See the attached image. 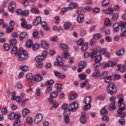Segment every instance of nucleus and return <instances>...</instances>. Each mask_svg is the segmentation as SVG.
Listing matches in <instances>:
<instances>
[{
  "instance_id": "nucleus-1",
  "label": "nucleus",
  "mask_w": 126,
  "mask_h": 126,
  "mask_svg": "<svg viewBox=\"0 0 126 126\" xmlns=\"http://www.w3.org/2000/svg\"><path fill=\"white\" fill-rule=\"evenodd\" d=\"M18 56L19 61H20V62H22L24 61V60L27 59V57H28V53L27 50H23V48H20L18 52Z\"/></svg>"
},
{
  "instance_id": "nucleus-2",
  "label": "nucleus",
  "mask_w": 126,
  "mask_h": 126,
  "mask_svg": "<svg viewBox=\"0 0 126 126\" xmlns=\"http://www.w3.org/2000/svg\"><path fill=\"white\" fill-rule=\"evenodd\" d=\"M91 102H92V97L91 96H87L84 100V103L86 105L84 106V111H88L91 108Z\"/></svg>"
},
{
  "instance_id": "nucleus-3",
  "label": "nucleus",
  "mask_w": 126,
  "mask_h": 126,
  "mask_svg": "<svg viewBox=\"0 0 126 126\" xmlns=\"http://www.w3.org/2000/svg\"><path fill=\"white\" fill-rule=\"evenodd\" d=\"M107 92L109 94L111 95H113V94H115L117 92V88L115 86V85L113 83H111L109 84L107 86Z\"/></svg>"
},
{
  "instance_id": "nucleus-4",
  "label": "nucleus",
  "mask_w": 126,
  "mask_h": 126,
  "mask_svg": "<svg viewBox=\"0 0 126 126\" xmlns=\"http://www.w3.org/2000/svg\"><path fill=\"white\" fill-rule=\"evenodd\" d=\"M78 103L76 101H74L69 105L68 108L71 112H75L78 109Z\"/></svg>"
},
{
  "instance_id": "nucleus-5",
  "label": "nucleus",
  "mask_w": 126,
  "mask_h": 126,
  "mask_svg": "<svg viewBox=\"0 0 126 126\" xmlns=\"http://www.w3.org/2000/svg\"><path fill=\"white\" fill-rule=\"evenodd\" d=\"M42 120H43V115L42 114H37L34 120V124H35V125H38V124H39V123H40Z\"/></svg>"
},
{
  "instance_id": "nucleus-6",
  "label": "nucleus",
  "mask_w": 126,
  "mask_h": 126,
  "mask_svg": "<svg viewBox=\"0 0 126 126\" xmlns=\"http://www.w3.org/2000/svg\"><path fill=\"white\" fill-rule=\"evenodd\" d=\"M115 65H117V63L116 62H107L105 65V67H114Z\"/></svg>"
},
{
  "instance_id": "nucleus-7",
  "label": "nucleus",
  "mask_w": 126,
  "mask_h": 126,
  "mask_svg": "<svg viewBox=\"0 0 126 126\" xmlns=\"http://www.w3.org/2000/svg\"><path fill=\"white\" fill-rule=\"evenodd\" d=\"M120 108L118 109L117 112L118 114H121L124 110H126L125 107H126V104L124 103H121L120 105Z\"/></svg>"
},
{
  "instance_id": "nucleus-8",
  "label": "nucleus",
  "mask_w": 126,
  "mask_h": 126,
  "mask_svg": "<svg viewBox=\"0 0 126 126\" xmlns=\"http://www.w3.org/2000/svg\"><path fill=\"white\" fill-rule=\"evenodd\" d=\"M79 7V5H78V4H77L73 2L69 4L68 8H69V9H74V8H78Z\"/></svg>"
},
{
  "instance_id": "nucleus-9",
  "label": "nucleus",
  "mask_w": 126,
  "mask_h": 126,
  "mask_svg": "<svg viewBox=\"0 0 126 126\" xmlns=\"http://www.w3.org/2000/svg\"><path fill=\"white\" fill-rule=\"evenodd\" d=\"M84 20V15L81 13L79 14L78 15L77 22L79 23H82Z\"/></svg>"
},
{
  "instance_id": "nucleus-10",
  "label": "nucleus",
  "mask_w": 126,
  "mask_h": 126,
  "mask_svg": "<svg viewBox=\"0 0 126 126\" xmlns=\"http://www.w3.org/2000/svg\"><path fill=\"white\" fill-rule=\"evenodd\" d=\"M116 101L112 102L109 105L108 110L109 111H114L116 109Z\"/></svg>"
},
{
  "instance_id": "nucleus-11",
  "label": "nucleus",
  "mask_w": 126,
  "mask_h": 126,
  "mask_svg": "<svg viewBox=\"0 0 126 126\" xmlns=\"http://www.w3.org/2000/svg\"><path fill=\"white\" fill-rule=\"evenodd\" d=\"M126 51L125 48H122L120 50H118L116 52V55L118 57H122Z\"/></svg>"
},
{
  "instance_id": "nucleus-12",
  "label": "nucleus",
  "mask_w": 126,
  "mask_h": 126,
  "mask_svg": "<svg viewBox=\"0 0 126 126\" xmlns=\"http://www.w3.org/2000/svg\"><path fill=\"white\" fill-rule=\"evenodd\" d=\"M87 65V63L85 61H81L78 64V66L80 68H85Z\"/></svg>"
},
{
  "instance_id": "nucleus-13",
  "label": "nucleus",
  "mask_w": 126,
  "mask_h": 126,
  "mask_svg": "<svg viewBox=\"0 0 126 126\" xmlns=\"http://www.w3.org/2000/svg\"><path fill=\"white\" fill-rule=\"evenodd\" d=\"M120 24L119 23H115L113 25V28L114 32H118L120 31Z\"/></svg>"
},
{
  "instance_id": "nucleus-14",
  "label": "nucleus",
  "mask_w": 126,
  "mask_h": 126,
  "mask_svg": "<svg viewBox=\"0 0 126 126\" xmlns=\"http://www.w3.org/2000/svg\"><path fill=\"white\" fill-rule=\"evenodd\" d=\"M60 48H61L62 49L63 51H64V52H66L67 51H68V47H67V45L63 44L61 43L59 45Z\"/></svg>"
},
{
  "instance_id": "nucleus-15",
  "label": "nucleus",
  "mask_w": 126,
  "mask_h": 126,
  "mask_svg": "<svg viewBox=\"0 0 126 126\" xmlns=\"http://www.w3.org/2000/svg\"><path fill=\"white\" fill-rule=\"evenodd\" d=\"M40 45L43 49H49V43L44 40L41 42Z\"/></svg>"
},
{
  "instance_id": "nucleus-16",
  "label": "nucleus",
  "mask_w": 126,
  "mask_h": 126,
  "mask_svg": "<svg viewBox=\"0 0 126 126\" xmlns=\"http://www.w3.org/2000/svg\"><path fill=\"white\" fill-rule=\"evenodd\" d=\"M27 35V33H26V32H21L19 35V39H20V42H22V41H23V39H24V38H25Z\"/></svg>"
},
{
  "instance_id": "nucleus-17",
  "label": "nucleus",
  "mask_w": 126,
  "mask_h": 126,
  "mask_svg": "<svg viewBox=\"0 0 126 126\" xmlns=\"http://www.w3.org/2000/svg\"><path fill=\"white\" fill-rule=\"evenodd\" d=\"M42 78H43V77L39 74L34 76V80L36 81V82H40V81L42 80Z\"/></svg>"
},
{
  "instance_id": "nucleus-18",
  "label": "nucleus",
  "mask_w": 126,
  "mask_h": 126,
  "mask_svg": "<svg viewBox=\"0 0 126 126\" xmlns=\"http://www.w3.org/2000/svg\"><path fill=\"white\" fill-rule=\"evenodd\" d=\"M44 60H45V59L44 57L42 56V55L38 56L35 57V61H36V62H37L42 63V62H43Z\"/></svg>"
},
{
  "instance_id": "nucleus-19",
  "label": "nucleus",
  "mask_w": 126,
  "mask_h": 126,
  "mask_svg": "<svg viewBox=\"0 0 126 126\" xmlns=\"http://www.w3.org/2000/svg\"><path fill=\"white\" fill-rule=\"evenodd\" d=\"M41 25L43 28H44V30H46V31H48L49 30V26H48V24H47V22H42L41 23Z\"/></svg>"
},
{
  "instance_id": "nucleus-20",
  "label": "nucleus",
  "mask_w": 126,
  "mask_h": 126,
  "mask_svg": "<svg viewBox=\"0 0 126 126\" xmlns=\"http://www.w3.org/2000/svg\"><path fill=\"white\" fill-rule=\"evenodd\" d=\"M16 7L15 2H12L9 4L8 8L10 10H13Z\"/></svg>"
},
{
  "instance_id": "nucleus-21",
  "label": "nucleus",
  "mask_w": 126,
  "mask_h": 126,
  "mask_svg": "<svg viewBox=\"0 0 126 126\" xmlns=\"http://www.w3.org/2000/svg\"><path fill=\"white\" fill-rule=\"evenodd\" d=\"M63 116L64 117H69L70 116V110L69 108L64 110Z\"/></svg>"
},
{
  "instance_id": "nucleus-22",
  "label": "nucleus",
  "mask_w": 126,
  "mask_h": 126,
  "mask_svg": "<svg viewBox=\"0 0 126 126\" xmlns=\"http://www.w3.org/2000/svg\"><path fill=\"white\" fill-rule=\"evenodd\" d=\"M87 119L86 118V116L82 115L80 118L81 124H84L86 123Z\"/></svg>"
},
{
  "instance_id": "nucleus-23",
  "label": "nucleus",
  "mask_w": 126,
  "mask_h": 126,
  "mask_svg": "<svg viewBox=\"0 0 126 126\" xmlns=\"http://www.w3.org/2000/svg\"><path fill=\"white\" fill-rule=\"evenodd\" d=\"M26 46L27 48H31L33 46V41L31 40H28L26 42Z\"/></svg>"
},
{
  "instance_id": "nucleus-24",
  "label": "nucleus",
  "mask_w": 126,
  "mask_h": 126,
  "mask_svg": "<svg viewBox=\"0 0 126 126\" xmlns=\"http://www.w3.org/2000/svg\"><path fill=\"white\" fill-rule=\"evenodd\" d=\"M17 50H18V48L17 47H15L11 50L12 54L15 55V57H17V56L18 55V53H17Z\"/></svg>"
},
{
  "instance_id": "nucleus-25",
  "label": "nucleus",
  "mask_w": 126,
  "mask_h": 126,
  "mask_svg": "<svg viewBox=\"0 0 126 126\" xmlns=\"http://www.w3.org/2000/svg\"><path fill=\"white\" fill-rule=\"evenodd\" d=\"M17 44V41L15 39H12L10 41V46L11 47H14Z\"/></svg>"
},
{
  "instance_id": "nucleus-26",
  "label": "nucleus",
  "mask_w": 126,
  "mask_h": 126,
  "mask_svg": "<svg viewBox=\"0 0 126 126\" xmlns=\"http://www.w3.org/2000/svg\"><path fill=\"white\" fill-rule=\"evenodd\" d=\"M30 113V110L28 109H24L22 111V115L23 117H26L28 114H29Z\"/></svg>"
},
{
  "instance_id": "nucleus-27",
  "label": "nucleus",
  "mask_w": 126,
  "mask_h": 126,
  "mask_svg": "<svg viewBox=\"0 0 126 126\" xmlns=\"http://www.w3.org/2000/svg\"><path fill=\"white\" fill-rule=\"evenodd\" d=\"M88 49V43L86 42L82 47L81 48V51L82 52H85L86 50Z\"/></svg>"
},
{
  "instance_id": "nucleus-28",
  "label": "nucleus",
  "mask_w": 126,
  "mask_h": 126,
  "mask_svg": "<svg viewBox=\"0 0 126 126\" xmlns=\"http://www.w3.org/2000/svg\"><path fill=\"white\" fill-rule=\"evenodd\" d=\"M108 11L106 13V14H109V15H113L114 14V8L112 7L108 8L107 9Z\"/></svg>"
},
{
  "instance_id": "nucleus-29",
  "label": "nucleus",
  "mask_w": 126,
  "mask_h": 126,
  "mask_svg": "<svg viewBox=\"0 0 126 126\" xmlns=\"http://www.w3.org/2000/svg\"><path fill=\"white\" fill-rule=\"evenodd\" d=\"M92 76H93V77H99L100 76V72L99 71L95 70L93 73Z\"/></svg>"
},
{
  "instance_id": "nucleus-30",
  "label": "nucleus",
  "mask_w": 126,
  "mask_h": 126,
  "mask_svg": "<svg viewBox=\"0 0 126 126\" xmlns=\"http://www.w3.org/2000/svg\"><path fill=\"white\" fill-rule=\"evenodd\" d=\"M57 62L60 63V65L61 66H63V57H58L57 58Z\"/></svg>"
},
{
  "instance_id": "nucleus-31",
  "label": "nucleus",
  "mask_w": 126,
  "mask_h": 126,
  "mask_svg": "<svg viewBox=\"0 0 126 126\" xmlns=\"http://www.w3.org/2000/svg\"><path fill=\"white\" fill-rule=\"evenodd\" d=\"M77 96V94H70L68 95V99L69 100H74L76 98V96Z\"/></svg>"
},
{
  "instance_id": "nucleus-32",
  "label": "nucleus",
  "mask_w": 126,
  "mask_h": 126,
  "mask_svg": "<svg viewBox=\"0 0 126 126\" xmlns=\"http://www.w3.org/2000/svg\"><path fill=\"white\" fill-rule=\"evenodd\" d=\"M118 18H119V14L118 13H116L113 15L112 17V21H116V20H118Z\"/></svg>"
},
{
  "instance_id": "nucleus-33",
  "label": "nucleus",
  "mask_w": 126,
  "mask_h": 126,
  "mask_svg": "<svg viewBox=\"0 0 126 126\" xmlns=\"http://www.w3.org/2000/svg\"><path fill=\"white\" fill-rule=\"evenodd\" d=\"M71 26V23L69 22L65 23L64 24V28L65 30H68L69 29V27Z\"/></svg>"
},
{
  "instance_id": "nucleus-34",
  "label": "nucleus",
  "mask_w": 126,
  "mask_h": 126,
  "mask_svg": "<svg viewBox=\"0 0 126 126\" xmlns=\"http://www.w3.org/2000/svg\"><path fill=\"white\" fill-rule=\"evenodd\" d=\"M95 62H100L102 61V57L101 55H97L94 57Z\"/></svg>"
},
{
  "instance_id": "nucleus-35",
  "label": "nucleus",
  "mask_w": 126,
  "mask_h": 126,
  "mask_svg": "<svg viewBox=\"0 0 126 126\" xmlns=\"http://www.w3.org/2000/svg\"><path fill=\"white\" fill-rule=\"evenodd\" d=\"M14 30V28L12 26H9L7 27V28L6 30V33H10L11 32H12Z\"/></svg>"
},
{
  "instance_id": "nucleus-36",
  "label": "nucleus",
  "mask_w": 126,
  "mask_h": 126,
  "mask_svg": "<svg viewBox=\"0 0 126 126\" xmlns=\"http://www.w3.org/2000/svg\"><path fill=\"white\" fill-rule=\"evenodd\" d=\"M20 68L23 71L26 72L29 69V67L28 66H22V65H20Z\"/></svg>"
},
{
  "instance_id": "nucleus-37",
  "label": "nucleus",
  "mask_w": 126,
  "mask_h": 126,
  "mask_svg": "<svg viewBox=\"0 0 126 126\" xmlns=\"http://www.w3.org/2000/svg\"><path fill=\"white\" fill-rule=\"evenodd\" d=\"M110 23V19L108 18L105 19V22H104V27H108V26H109Z\"/></svg>"
},
{
  "instance_id": "nucleus-38",
  "label": "nucleus",
  "mask_w": 126,
  "mask_h": 126,
  "mask_svg": "<svg viewBox=\"0 0 126 126\" xmlns=\"http://www.w3.org/2000/svg\"><path fill=\"white\" fill-rule=\"evenodd\" d=\"M39 48H40V44L38 43H35L32 46L33 51H37Z\"/></svg>"
},
{
  "instance_id": "nucleus-39",
  "label": "nucleus",
  "mask_w": 126,
  "mask_h": 126,
  "mask_svg": "<svg viewBox=\"0 0 126 126\" xmlns=\"http://www.w3.org/2000/svg\"><path fill=\"white\" fill-rule=\"evenodd\" d=\"M55 83V81L53 79H50L47 81L45 83V85H53Z\"/></svg>"
},
{
  "instance_id": "nucleus-40",
  "label": "nucleus",
  "mask_w": 126,
  "mask_h": 126,
  "mask_svg": "<svg viewBox=\"0 0 126 126\" xmlns=\"http://www.w3.org/2000/svg\"><path fill=\"white\" fill-rule=\"evenodd\" d=\"M27 79H31V80L34 79V75L32 73H28L26 75Z\"/></svg>"
},
{
  "instance_id": "nucleus-41",
  "label": "nucleus",
  "mask_w": 126,
  "mask_h": 126,
  "mask_svg": "<svg viewBox=\"0 0 126 126\" xmlns=\"http://www.w3.org/2000/svg\"><path fill=\"white\" fill-rule=\"evenodd\" d=\"M55 88H57V89H59V91H62V87H63V84H56L55 85Z\"/></svg>"
},
{
  "instance_id": "nucleus-42",
  "label": "nucleus",
  "mask_w": 126,
  "mask_h": 126,
  "mask_svg": "<svg viewBox=\"0 0 126 126\" xmlns=\"http://www.w3.org/2000/svg\"><path fill=\"white\" fill-rule=\"evenodd\" d=\"M58 92L54 91L50 94V97H51V98H56L57 96H58Z\"/></svg>"
},
{
  "instance_id": "nucleus-43",
  "label": "nucleus",
  "mask_w": 126,
  "mask_h": 126,
  "mask_svg": "<svg viewBox=\"0 0 126 126\" xmlns=\"http://www.w3.org/2000/svg\"><path fill=\"white\" fill-rule=\"evenodd\" d=\"M109 3H110V0H104L102 3V5L103 6H108Z\"/></svg>"
},
{
  "instance_id": "nucleus-44",
  "label": "nucleus",
  "mask_w": 126,
  "mask_h": 126,
  "mask_svg": "<svg viewBox=\"0 0 126 126\" xmlns=\"http://www.w3.org/2000/svg\"><path fill=\"white\" fill-rule=\"evenodd\" d=\"M108 76V72H104L100 75V78L101 79H105Z\"/></svg>"
},
{
  "instance_id": "nucleus-45",
  "label": "nucleus",
  "mask_w": 126,
  "mask_h": 126,
  "mask_svg": "<svg viewBox=\"0 0 126 126\" xmlns=\"http://www.w3.org/2000/svg\"><path fill=\"white\" fill-rule=\"evenodd\" d=\"M112 77L111 76H109L108 77L105 78L104 81L105 83H110L111 81H112Z\"/></svg>"
},
{
  "instance_id": "nucleus-46",
  "label": "nucleus",
  "mask_w": 126,
  "mask_h": 126,
  "mask_svg": "<svg viewBox=\"0 0 126 126\" xmlns=\"http://www.w3.org/2000/svg\"><path fill=\"white\" fill-rule=\"evenodd\" d=\"M3 48L5 49V51H8L10 50V47L9 46V44L7 43H4L3 45Z\"/></svg>"
},
{
  "instance_id": "nucleus-47",
  "label": "nucleus",
  "mask_w": 126,
  "mask_h": 126,
  "mask_svg": "<svg viewBox=\"0 0 126 126\" xmlns=\"http://www.w3.org/2000/svg\"><path fill=\"white\" fill-rule=\"evenodd\" d=\"M32 122H33L32 117H28L26 119V123L28 125H31V124H32Z\"/></svg>"
},
{
  "instance_id": "nucleus-48",
  "label": "nucleus",
  "mask_w": 126,
  "mask_h": 126,
  "mask_svg": "<svg viewBox=\"0 0 126 126\" xmlns=\"http://www.w3.org/2000/svg\"><path fill=\"white\" fill-rule=\"evenodd\" d=\"M78 77H79L80 79L84 80V79L86 78V75L85 74L81 73V74L78 75Z\"/></svg>"
},
{
  "instance_id": "nucleus-49",
  "label": "nucleus",
  "mask_w": 126,
  "mask_h": 126,
  "mask_svg": "<svg viewBox=\"0 0 126 126\" xmlns=\"http://www.w3.org/2000/svg\"><path fill=\"white\" fill-rule=\"evenodd\" d=\"M93 38L95 40H97V39H100L101 34L100 33H96L93 36Z\"/></svg>"
},
{
  "instance_id": "nucleus-50",
  "label": "nucleus",
  "mask_w": 126,
  "mask_h": 126,
  "mask_svg": "<svg viewBox=\"0 0 126 126\" xmlns=\"http://www.w3.org/2000/svg\"><path fill=\"white\" fill-rule=\"evenodd\" d=\"M22 15L24 16H27V15H29V11L27 10H24L22 13Z\"/></svg>"
},
{
  "instance_id": "nucleus-51",
  "label": "nucleus",
  "mask_w": 126,
  "mask_h": 126,
  "mask_svg": "<svg viewBox=\"0 0 126 126\" xmlns=\"http://www.w3.org/2000/svg\"><path fill=\"white\" fill-rule=\"evenodd\" d=\"M84 43V41L83 40V38L80 39L77 42V44L78 45V46H82V45H83V43Z\"/></svg>"
},
{
  "instance_id": "nucleus-52",
  "label": "nucleus",
  "mask_w": 126,
  "mask_h": 126,
  "mask_svg": "<svg viewBox=\"0 0 126 126\" xmlns=\"http://www.w3.org/2000/svg\"><path fill=\"white\" fill-rule=\"evenodd\" d=\"M100 114H101V115H107L108 111L107 110H106L105 108H103L100 111Z\"/></svg>"
},
{
  "instance_id": "nucleus-53",
  "label": "nucleus",
  "mask_w": 126,
  "mask_h": 126,
  "mask_svg": "<svg viewBox=\"0 0 126 126\" xmlns=\"http://www.w3.org/2000/svg\"><path fill=\"white\" fill-rule=\"evenodd\" d=\"M121 72H126V65H123L120 68Z\"/></svg>"
},
{
  "instance_id": "nucleus-54",
  "label": "nucleus",
  "mask_w": 126,
  "mask_h": 126,
  "mask_svg": "<svg viewBox=\"0 0 126 126\" xmlns=\"http://www.w3.org/2000/svg\"><path fill=\"white\" fill-rule=\"evenodd\" d=\"M36 65L37 68H42V67H43V63L37 62L36 63Z\"/></svg>"
},
{
  "instance_id": "nucleus-55",
  "label": "nucleus",
  "mask_w": 126,
  "mask_h": 126,
  "mask_svg": "<svg viewBox=\"0 0 126 126\" xmlns=\"http://www.w3.org/2000/svg\"><path fill=\"white\" fill-rule=\"evenodd\" d=\"M33 37L34 39H37V38H39V33H38V32H34L33 33Z\"/></svg>"
},
{
  "instance_id": "nucleus-56",
  "label": "nucleus",
  "mask_w": 126,
  "mask_h": 126,
  "mask_svg": "<svg viewBox=\"0 0 126 126\" xmlns=\"http://www.w3.org/2000/svg\"><path fill=\"white\" fill-rule=\"evenodd\" d=\"M100 47H98L96 49H94L93 53L94 55H97L99 52H100Z\"/></svg>"
},
{
  "instance_id": "nucleus-57",
  "label": "nucleus",
  "mask_w": 126,
  "mask_h": 126,
  "mask_svg": "<svg viewBox=\"0 0 126 126\" xmlns=\"http://www.w3.org/2000/svg\"><path fill=\"white\" fill-rule=\"evenodd\" d=\"M62 56L64 59H68L69 58V53H63L62 54Z\"/></svg>"
},
{
  "instance_id": "nucleus-58",
  "label": "nucleus",
  "mask_w": 126,
  "mask_h": 126,
  "mask_svg": "<svg viewBox=\"0 0 126 126\" xmlns=\"http://www.w3.org/2000/svg\"><path fill=\"white\" fill-rule=\"evenodd\" d=\"M20 119H18L16 120V121L14 123V126H19L20 125Z\"/></svg>"
},
{
  "instance_id": "nucleus-59",
  "label": "nucleus",
  "mask_w": 126,
  "mask_h": 126,
  "mask_svg": "<svg viewBox=\"0 0 126 126\" xmlns=\"http://www.w3.org/2000/svg\"><path fill=\"white\" fill-rule=\"evenodd\" d=\"M68 7H63L62 8V10L61 11V14H63L65 13L67 10H68Z\"/></svg>"
},
{
  "instance_id": "nucleus-60",
  "label": "nucleus",
  "mask_w": 126,
  "mask_h": 126,
  "mask_svg": "<svg viewBox=\"0 0 126 126\" xmlns=\"http://www.w3.org/2000/svg\"><path fill=\"white\" fill-rule=\"evenodd\" d=\"M64 121L65 124H69V122H70V119H69V117L64 116Z\"/></svg>"
},
{
  "instance_id": "nucleus-61",
  "label": "nucleus",
  "mask_w": 126,
  "mask_h": 126,
  "mask_svg": "<svg viewBox=\"0 0 126 126\" xmlns=\"http://www.w3.org/2000/svg\"><path fill=\"white\" fill-rule=\"evenodd\" d=\"M101 65V63L100 62H95L94 64L93 65V66L94 68L98 67Z\"/></svg>"
},
{
  "instance_id": "nucleus-62",
  "label": "nucleus",
  "mask_w": 126,
  "mask_h": 126,
  "mask_svg": "<svg viewBox=\"0 0 126 126\" xmlns=\"http://www.w3.org/2000/svg\"><path fill=\"white\" fill-rule=\"evenodd\" d=\"M1 113L3 115H6L7 114V108H4L1 109Z\"/></svg>"
},
{
  "instance_id": "nucleus-63",
  "label": "nucleus",
  "mask_w": 126,
  "mask_h": 126,
  "mask_svg": "<svg viewBox=\"0 0 126 126\" xmlns=\"http://www.w3.org/2000/svg\"><path fill=\"white\" fill-rule=\"evenodd\" d=\"M14 116H15V113H12L11 114H10L9 116V120H14Z\"/></svg>"
},
{
  "instance_id": "nucleus-64",
  "label": "nucleus",
  "mask_w": 126,
  "mask_h": 126,
  "mask_svg": "<svg viewBox=\"0 0 126 126\" xmlns=\"http://www.w3.org/2000/svg\"><path fill=\"white\" fill-rule=\"evenodd\" d=\"M32 11L33 13H39V10L36 8H32Z\"/></svg>"
}]
</instances>
